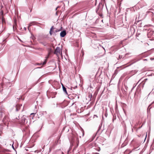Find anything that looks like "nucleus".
Wrapping results in <instances>:
<instances>
[{"mask_svg":"<svg viewBox=\"0 0 154 154\" xmlns=\"http://www.w3.org/2000/svg\"><path fill=\"white\" fill-rule=\"evenodd\" d=\"M3 6L2 5V6H1V9H2V8H3Z\"/></svg>","mask_w":154,"mask_h":154,"instance_id":"26","label":"nucleus"},{"mask_svg":"<svg viewBox=\"0 0 154 154\" xmlns=\"http://www.w3.org/2000/svg\"><path fill=\"white\" fill-rule=\"evenodd\" d=\"M49 55H48L47 57H46L45 58V59H47V60L48 58Z\"/></svg>","mask_w":154,"mask_h":154,"instance_id":"21","label":"nucleus"},{"mask_svg":"<svg viewBox=\"0 0 154 154\" xmlns=\"http://www.w3.org/2000/svg\"><path fill=\"white\" fill-rule=\"evenodd\" d=\"M47 59H45V60L44 61L43 63H42V64L43 65L45 64L47 62Z\"/></svg>","mask_w":154,"mask_h":154,"instance_id":"13","label":"nucleus"},{"mask_svg":"<svg viewBox=\"0 0 154 154\" xmlns=\"http://www.w3.org/2000/svg\"><path fill=\"white\" fill-rule=\"evenodd\" d=\"M37 64L38 65H42V63H37Z\"/></svg>","mask_w":154,"mask_h":154,"instance_id":"19","label":"nucleus"},{"mask_svg":"<svg viewBox=\"0 0 154 154\" xmlns=\"http://www.w3.org/2000/svg\"><path fill=\"white\" fill-rule=\"evenodd\" d=\"M54 54H55L57 57H59L60 54L62 56V49L61 50L59 47H57L55 50Z\"/></svg>","mask_w":154,"mask_h":154,"instance_id":"1","label":"nucleus"},{"mask_svg":"<svg viewBox=\"0 0 154 154\" xmlns=\"http://www.w3.org/2000/svg\"><path fill=\"white\" fill-rule=\"evenodd\" d=\"M0 13L2 14V15H3V10H1Z\"/></svg>","mask_w":154,"mask_h":154,"instance_id":"15","label":"nucleus"},{"mask_svg":"<svg viewBox=\"0 0 154 154\" xmlns=\"http://www.w3.org/2000/svg\"><path fill=\"white\" fill-rule=\"evenodd\" d=\"M59 7V6H58V7H57L56 8V9H55V10H56H56H57V8H58Z\"/></svg>","mask_w":154,"mask_h":154,"instance_id":"22","label":"nucleus"},{"mask_svg":"<svg viewBox=\"0 0 154 154\" xmlns=\"http://www.w3.org/2000/svg\"><path fill=\"white\" fill-rule=\"evenodd\" d=\"M154 34V31H151L149 32L148 33V35H151V36H153Z\"/></svg>","mask_w":154,"mask_h":154,"instance_id":"9","label":"nucleus"},{"mask_svg":"<svg viewBox=\"0 0 154 154\" xmlns=\"http://www.w3.org/2000/svg\"><path fill=\"white\" fill-rule=\"evenodd\" d=\"M45 147V146H44L43 147V148H42V149H43L44 147Z\"/></svg>","mask_w":154,"mask_h":154,"instance_id":"32","label":"nucleus"},{"mask_svg":"<svg viewBox=\"0 0 154 154\" xmlns=\"http://www.w3.org/2000/svg\"><path fill=\"white\" fill-rule=\"evenodd\" d=\"M21 117V116H20V115L19 116H18V118L20 119V117Z\"/></svg>","mask_w":154,"mask_h":154,"instance_id":"25","label":"nucleus"},{"mask_svg":"<svg viewBox=\"0 0 154 154\" xmlns=\"http://www.w3.org/2000/svg\"><path fill=\"white\" fill-rule=\"evenodd\" d=\"M100 148H99V150H98V151H100Z\"/></svg>","mask_w":154,"mask_h":154,"instance_id":"34","label":"nucleus"},{"mask_svg":"<svg viewBox=\"0 0 154 154\" xmlns=\"http://www.w3.org/2000/svg\"><path fill=\"white\" fill-rule=\"evenodd\" d=\"M4 84H0V89L3 88ZM3 90V89H2Z\"/></svg>","mask_w":154,"mask_h":154,"instance_id":"11","label":"nucleus"},{"mask_svg":"<svg viewBox=\"0 0 154 154\" xmlns=\"http://www.w3.org/2000/svg\"><path fill=\"white\" fill-rule=\"evenodd\" d=\"M60 31V30H58V29H57L55 31V32H58L59 31Z\"/></svg>","mask_w":154,"mask_h":154,"instance_id":"17","label":"nucleus"},{"mask_svg":"<svg viewBox=\"0 0 154 154\" xmlns=\"http://www.w3.org/2000/svg\"><path fill=\"white\" fill-rule=\"evenodd\" d=\"M82 136H83L84 134V131H83L82 129Z\"/></svg>","mask_w":154,"mask_h":154,"instance_id":"18","label":"nucleus"},{"mask_svg":"<svg viewBox=\"0 0 154 154\" xmlns=\"http://www.w3.org/2000/svg\"><path fill=\"white\" fill-rule=\"evenodd\" d=\"M16 110H17V111H18V110L17 108L16 109Z\"/></svg>","mask_w":154,"mask_h":154,"instance_id":"31","label":"nucleus"},{"mask_svg":"<svg viewBox=\"0 0 154 154\" xmlns=\"http://www.w3.org/2000/svg\"><path fill=\"white\" fill-rule=\"evenodd\" d=\"M14 26H15V25H13V29L14 28Z\"/></svg>","mask_w":154,"mask_h":154,"instance_id":"30","label":"nucleus"},{"mask_svg":"<svg viewBox=\"0 0 154 154\" xmlns=\"http://www.w3.org/2000/svg\"><path fill=\"white\" fill-rule=\"evenodd\" d=\"M54 26H52L50 29V31H49V33H50V34L51 35L52 34V30L53 29H54Z\"/></svg>","mask_w":154,"mask_h":154,"instance_id":"8","label":"nucleus"},{"mask_svg":"<svg viewBox=\"0 0 154 154\" xmlns=\"http://www.w3.org/2000/svg\"><path fill=\"white\" fill-rule=\"evenodd\" d=\"M105 116L106 117V116H107V114H105Z\"/></svg>","mask_w":154,"mask_h":154,"instance_id":"27","label":"nucleus"},{"mask_svg":"<svg viewBox=\"0 0 154 154\" xmlns=\"http://www.w3.org/2000/svg\"><path fill=\"white\" fill-rule=\"evenodd\" d=\"M2 23H0V34L4 30L5 28L3 27L4 23H5V21L3 18L2 19Z\"/></svg>","mask_w":154,"mask_h":154,"instance_id":"2","label":"nucleus"},{"mask_svg":"<svg viewBox=\"0 0 154 154\" xmlns=\"http://www.w3.org/2000/svg\"><path fill=\"white\" fill-rule=\"evenodd\" d=\"M37 112V111H36V112L35 113H33L31 114L30 115L32 116V115H33V117L34 116V115L36 114V113Z\"/></svg>","mask_w":154,"mask_h":154,"instance_id":"14","label":"nucleus"},{"mask_svg":"<svg viewBox=\"0 0 154 154\" xmlns=\"http://www.w3.org/2000/svg\"><path fill=\"white\" fill-rule=\"evenodd\" d=\"M47 59H45V60L44 61L43 63H42V64L43 65L45 64L47 62Z\"/></svg>","mask_w":154,"mask_h":154,"instance_id":"12","label":"nucleus"},{"mask_svg":"<svg viewBox=\"0 0 154 154\" xmlns=\"http://www.w3.org/2000/svg\"><path fill=\"white\" fill-rule=\"evenodd\" d=\"M19 40L20 41H21V40L20 39H19Z\"/></svg>","mask_w":154,"mask_h":154,"instance_id":"35","label":"nucleus"},{"mask_svg":"<svg viewBox=\"0 0 154 154\" xmlns=\"http://www.w3.org/2000/svg\"><path fill=\"white\" fill-rule=\"evenodd\" d=\"M5 45V44L4 43H2V45L3 46V47H4Z\"/></svg>","mask_w":154,"mask_h":154,"instance_id":"23","label":"nucleus"},{"mask_svg":"<svg viewBox=\"0 0 154 154\" xmlns=\"http://www.w3.org/2000/svg\"><path fill=\"white\" fill-rule=\"evenodd\" d=\"M62 88H63V91L64 92H65V93L66 94H67V92L66 91V88L63 86V85L62 84Z\"/></svg>","mask_w":154,"mask_h":154,"instance_id":"7","label":"nucleus"},{"mask_svg":"<svg viewBox=\"0 0 154 154\" xmlns=\"http://www.w3.org/2000/svg\"><path fill=\"white\" fill-rule=\"evenodd\" d=\"M95 118H100V116H98L97 115H94V117H93V118L94 119Z\"/></svg>","mask_w":154,"mask_h":154,"instance_id":"10","label":"nucleus"},{"mask_svg":"<svg viewBox=\"0 0 154 154\" xmlns=\"http://www.w3.org/2000/svg\"><path fill=\"white\" fill-rule=\"evenodd\" d=\"M136 85L134 86L133 87V88H132L131 91H132V90L134 89V88Z\"/></svg>","mask_w":154,"mask_h":154,"instance_id":"20","label":"nucleus"},{"mask_svg":"<svg viewBox=\"0 0 154 154\" xmlns=\"http://www.w3.org/2000/svg\"><path fill=\"white\" fill-rule=\"evenodd\" d=\"M122 57L123 56H120V55H119V59H121L122 58Z\"/></svg>","mask_w":154,"mask_h":154,"instance_id":"16","label":"nucleus"},{"mask_svg":"<svg viewBox=\"0 0 154 154\" xmlns=\"http://www.w3.org/2000/svg\"><path fill=\"white\" fill-rule=\"evenodd\" d=\"M24 30H26V27H25L24 28Z\"/></svg>","mask_w":154,"mask_h":154,"instance_id":"24","label":"nucleus"},{"mask_svg":"<svg viewBox=\"0 0 154 154\" xmlns=\"http://www.w3.org/2000/svg\"><path fill=\"white\" fill-rule=\"evenodd\" d=\"M26 117V116L24 115H23L22 117H21V121L22 123H24L25 122Z\"/></svg>","mask_w":154,"mask_h":154,"instance_id":"5","label":"nucleus"},{"mask_svg":"<svg viewBox=\"0 0 154 154\" xmlns=\"http://www.w3.org/2000/svg\"><path fill=\"white\" fill-rule=\"evenodd\" d=\"M97 41H95V43H96V45H92L93 47L94 48H99V46H100V47H101V46L99 44H97Z\"/></svg>","mask_w":154,"mask_h":154,"instance_id":"4","label":"nucleus"},{"mask_svg":"<svg viewBox=\"0 0 154 154\" xmlns=\"http://www.w3.org/2000/svg\"><path fill=\"white\" fill-rule=\"evenodd\" d=\"M102 48H103V49H104L105 50V49H104V48L103 47H102Z\"/></svg>","mask_w":154,"mask_h":154,"instance_id":"33","label":"nucleus"},{"mask_svg":"<svg viewBox=\"0 0 154 154\" xmlns=\"http://www.w3.org/2000/svg\"><path fill=\"white\" fill-rule=\"evenodd\" d=\"M66 35V31L63 30L60 33V35L61 37H63Z\"/></svg>","mask_w":154,"mask_h":154,"instance_id":"3","label":"nucleus"},{"mask_svg":"<svg viewBox=\"0 0 154 154\" xmlns=\"http://www.w3.org/2000/svg\"><path fill=\"white\" fill-rule=\"evenodd\" d=\"M56 15H57V12H56Z\"/></svg>","mask_w":154,"mask_h":154,"instance_id":"29","label":"nucleus"},{"mask_svg":"<svg viewBox=\"0 0 154 154\" xmlns=\"http://www.w3.org/2000/svg\"><path fill=\"white\" fill-rule=\"evenodd\" d=\"M77 86H76L74 88V89H75V88H77Z\"/></svg>","mask_w":154,"mask_h":154,"instance_id":"28","label":"nucleus"},{"mask_svg":"<svg viewBox=\"0 0 154 154\" xmlns=\"http://www.w3.org/2000/svg\"><path fill=\"white\" fill-rule=\"evenodd\" d=\"M36 23V22L35 21H33V22H31L29 24V26H28V29L29 30V27L30 26H32V25H34Z\"/></svg>","mask_w":154,"mask_h":154,"instance_id":"6","label":"nucleus"}]
</instances>
